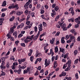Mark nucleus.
<instances>
[{
	"instance_id": "obj_40",
	"label": "nucleus",
	"mask_w": 80,
	"mask_h": 80,
	"mask_svg": "<svg viewBox=\"0 0 80 80\" xmlns=\"http://www.w3.org/2000/svg\"><path fill=\"white\" fill-rule=\"evenodd\" d=\"M13 65L14 66H17V65H18V63L17 62H15L13 63Z\"/></svg>"
},
{
	"instance_id": "obj_37",
	"label": "nucleus",
	"mask_w": 80,
	"mask_h": 80,
	"mask_svg": "<svg viewBox=\"0 0 80 80\" xmlns=\"http://www.w3.org/2000/svg\"><path fill=\"white\" fill-rule=\"evenodd\" d=\"M21 45L23 47H25V43H21Z\"/></svg>"
},
{
	"instance_id": "obj_12",
	"label": "nucleus",
	"mask_w": 80,
	"mask_h": 80,
	"mask_svg": "<svg viewBox=\"0 0 80 80\" xmlns=\"http://www.w3.org/2000/svg\"><path fill=\"white\" fill-rule=\"evenodd\" d=\"M28 5H29V4L28 3V2H27L24 5V7L26 10H27L28 8Z\"/></svg>"
},
{
	"instance_id": "obj_64",
	"label": "nucleus",
	"mask_w": 80,
	"mask_h": 80,
	"mask_svg": "<svg viewBox=\"0 0 80 80\" xmlns=\"http://www.w3.org/2000/svg\"><path fill=\"white\" fill-rule=\"evenodd\" d=\"M37 7L38 8H39L40 7V5L38 4Z\"/></svg>"
},
{
	"instance_id": "obj_30",
	"label": "nucleus",
	"mask_w": 80,
	"mask_h": 80,
	"mask_svg": "<svg viewBox=\"0 0 80 80\" xmlns=\"http://www.w3.org/2000/svg\"><path fill=\"white\" fill-rule=\"evenodd\" d=\"M60 32H58L55 35V36H59V35H60Z\"/></svg>"
},
{
	"instance_id": "obj_14",
	"label": "nucleus",
	"mask_w": 80,
	"mask_h": 80,
	"mask_svg": "<svg viewBox=\"0 0 80 80\" xmlns=\"http://www.w3.org/2000/svg\"><path fill=\"white\" fill-rule=\"evenodd\" d=\"M71 32L73 33L74 35H76L77 34V33L75 32V30L74 29H72L70 31Z\"/></svg>"
},
{
	"instance_id": "obj_27",
	"label": "nucleus",
	"mask_w": 80,
	"mask_h": 80,
	"mask_svg": "<svg viewBox=\"0 0 80 80\" xmlns=\"http://www.w3.org/2000/svg\"><path fill=\"white\" fill-rule=\"evenodd\" d=\"M71 14H72V15H75V12H74V11L73 10V9H72L71 10Z\"/></svg>"
},
{
	"instance_id": "obj_16",
	"label": "nucleus",
	"mask_w": 80,
	"mask_h": 80,
	"mask_svg": "<svg viewBox=\"0 0 80 80\" xmlns=\"http://www.w3.org/2000/svg\"><path fill=\"white\" fill-rule=\"evenodd\" d=\"M7 5V1H4L3 2V4L2 5V7H5Z\"/></svg>"
},
{
	"instance_id": "obj_60",
	"label": "nucleus",
	"mask_w": 80,
	"mask_h": 80,
	"mask_svg": "<svg viewBox=\"0 0 80 80\" xmlns=\"http://www.w3.org/2000/svg\"><path fill=\"white\" fill-rule=\"evenodd\" d=\"M42 25L44 26V27H46L47 26V25H46V23L44 22H43Z\"/></svg>"
},
{
	"instance_id": "obj_17",
	"label": "nucleus",
	"mask_w": 80,
	"mask_h": 80,
	"mask_svg": "<svg viewBox=\"0 0 80 80\" xmlns=\"http://www.w3.org/2000/svg\"><path fill=\"white\" fill-rule=\"evenodd\" d=\"M65 39V37H62L61 38V42L62 43H65V40H64V39Z\"/></svg>"
},
{
	"instance_id": "obj_20",
	"label": "nucleus",
	"mask_w": 80,
	"mask_h": 80,
	"mask_svg": "<svg viewBox=\"0 0 80 80\" xmlns=\"http://www.w3.org/2000/svg\"><path fill=\"white\" fill-rule=\"evenodd\" d=\"M22 13H23V12L18 11L17 12V15H18V16L20 15H22Z\"/></svg>"
},
{
	"instance_id": "obj_31",
	"label": "nucleus",
	"mask_w": 80,
	"mask_h": 80,
	"mask_svg": "<svg viewBox=\"0 0 80 80\" xmlns=\"http://www.w3.org/2000/svg\"><path fill=\"white\" fill-rule=\"evenodd\" d=\"M68 65H71L70 64H71V63H72V62L71 61V60H69L68 61Z\"/></svg>"
},
{
	"instance_id": "obj_55",
	"label": "nucleus",
	"mask_w": 80,
	"mask_h": 80,
	"mask_svg": "<svg viewBox=\"0 0 80 80\" xmlns=\"http://www.w3.org/2000/svg\"><path fill=\"white\" fill-rule=\"evenodd\" d=\"M63 30H67V28L66 27H63L62 28Z\"/></svg>"
},
{
	"instance_id": "obj_49",
	"label": "nucleus",
	"mask_w": 80,
	"mask_h": 80,
	"mask_svg": "<svg viewBox=\"0 0 80 80\" xmlns=\"http://www.w3.org/2000/svg\"><path fill=\"white\" fill-rule=\"evenodd\" d=\"M69 37H70V36L68 35H67L66 36V38H65L66 40H68V39Z\"/></svg>"
},
{
	"instance_id": "obj_9",
	"label": "nucleus",
	"mask_w": 80,
	"mask_h": 80,
	"mask_svg": "<svg viewBox=\"0 0 80 80\" xmlns=\"http://www.w3.org/2000/svg\"><path fill=\"white\" fill-rule=\"evenodd\" d=\"M40 31H38V33L37 35L36 36H35L34 37V40H36L37 39V38H38V36H39V35H40Z\"/></svg>"
},
{
	"instance_id": "obj_10",
	"label": "nucleus",
	"mask_w": 80,
	"mask_h": 80,
	"mask_svg": "<svg viewBox=\"0 0 80 80\" xmlns=\"http://www.w3.org/2000/svg\"><path fill=\"white\" fill-rule=\"evenodd\" d=\"M24 25V24L22 23L20 24V25L18 26L17 27V29H19V28H23V27Z\"/></svg>"
},
{
	"instance_id": "obj_62",
	"label": "nucleus",
	"mask_w": 80,
	"mask_h": 80,
	"mask_svg": "<svg viewBox=\"0 0 80 80\" xmlns=\"http://www.w3.org/2000/svg\"><path fill=\"white\" fill-rule=\"evenodd\" d=\"M55 56H53L52 57V62H53V61L54 60V59H55Z\"/></svg>"
},
{
	"instance_id": "obj_45",
	"label": "nucleus",
	"mask_w": 80,
	"mask_h": 80,
	"mask_svg": "<svg viewBox=\"0 0 80 80\" xmlns=\"http://www.w3.org/2000/svg\"><path fill=\"white\" fill-rule=\"evenodd\" d=\"M33 56H32L30 58V60L31 62H33Z\"/></svg>"
},
{
	"instance_id": "obj_36",
	"label": "nucleus",
	"mask_w": 80,
	"mask_h": 80,
	"mask_svg": "<svg viewBox=\"0 0 80 80\" xmlns=\"http://www.w3.org/2000/svg\"><path fill=\"white\" fill-rule=\"evenodd\" d=\"M20 42V41H19L17 40L15 42V44L16 45H18V43Z\"/></svg>"
},
{
	"instance_id": "obj_63",
	"label": "nucleus",
	"mask_w": 80,
	"mask_h": 80,
	"mask_svg": "<svg viewBox=\"0 0 80 80\" xmlns=\"http://www.w3.org/2000/svg\"><path fill=\"white\" fill-rule=\"evenodd\" d=\"M56 6V4L55 3L53 4L52 5V8H54Z\"/></svg>"
},
{
	"instance_id": "obj_56",
	"label": "nucleus",
	"mask_w": 80,
	"mask_h": 80,
	"mask_svg": "<svg viewBox=\"0 0 80 80\" xmlns=\"http://www.w3.org/2000/svg\"><path fill=\"white\" fill-rule=\"evenodd\" d=\"M24 43H28V41L27 39H25L24 41Z\"/></svg>"
},
{
	"instance_id": "obj_48",
	"label": "nucleus",
	"mask_w": 80,
	"mask_h": 80,
	"mask_svg": "<svg viewBox=\"0 0 80 80\" xmlns=\"http://www.w3.org/2000/svg\"><path fill=\"white\" fill-rule=\"evenodd\" d=\"M72 41V40H71L70 39L69 40H68L67 42L68 43H70Z\"/></svg>"
},
{
	"instance_id": "obj_8",
	"label": "nucleus",
	"mask_w": 80,
	"mask_h": 80,
	"mask_svg": "<svg viewBox=\"0 0 80 80\" xmlns=\"http://www.w3.org/2000/svg\"><path fill=\"white\" fill-rule=\"evenodd\" d=\"M19 64H21L22 63V62H25V59L23 58V59H18V60Z\"/></svg>"
},
{
	"instance_id": "obj_1",
	"label": "nucleus",
	"mask_w": 80,
	"mask_h": 80,
	"mask_svg": "<svg viewBox=\"0 0 80 80\" xmlns=\"http://www.w3.org/2000/svg\"><path fill=\"white\" fill-rule=\"evenodd\" d=\"M15 8V10H17L19 8L18 5V4L15 5L12 4V6H9L8 8L11 9V8Z\"/></svg>"
},
{
	"instance_id": "obj_13",
	"label": "nucleus",
	"mask_w": 80,
	"mask_h": 80,
	"mask_svg": "<svg viewBox=\"0 0 80 80\" xmlns=\"http://www.w3.org/2000/svg\"><path fill=\"white\" fill-rule=\"evenodd\" d=\"M13 32H14V30H13V28H11L10 29V32H9L8 34L11 35L12 33H13Z\"/></svg>"
},
{
	"instance_id": "obj_34",
	"label": "nucleus",
	"mask_w": 80,
	"mask_h": 80,
	"mask_svg": "<svg viewBox=\"0 0 80 80\" xmlns=\"http://www.w3.org/2000/svg\"><path fill=\"white\" fill-rule=\"evenodd\" d=\"M41 17H42V19H43L44 20H46V18H45L43 15H41Z\"/></svg>"
},
{
	"instance_id": "obj_23",
	"label": "nucleus",
	"mask_w": 80,
	"mask_h": 80,
	"mask_svg": "<svg viewBox=\"0 0 80 80\" xmlns=\"http://www.w3.org/2000/svg\"><path fill=\"white\" fill-rule=\"evenodd\" d=\"M1 76H5L6 75V73L5 72H3L2 71H1Z\"/></svg>"
},
{
	"instance_id": "obj_59",
	"label": "nucleus",
	"mask_w": 80,
	"mask_h": 80,
	"mask_svg": "<svg viewBox=\"0 0 80 80\" xmlns=\"http://www.w3.org/2000/svg\"><path fill=\"white\" fill-rule=\"evenodd\" d=\"M11 41H14V38L13 37H11L10 38Z\"/></svg>"
},
{
	"instance_id": "obj_29",
	"label": "nucleus",
	"mask_w": 80,
	"mask_h": 80,
	"mask_svg": "<svg viewBox=\"0 0 80 80\" xmlns=\"http://www.w3.org/2000/svg\"><path fill=\"white\" fill-rule=\"evenodd\" d=\"M30 14H29V15L27 17V18L26 19L27 21H28L29 19H30Z\"/></svg>"
},
{
	"instance_id": "obj_58",
	"label": "nucleus",
	"mask_w": 80,
	"mask_h": 80,
	"mask_svg": "<svg viewBox=\"0 0 80 80\" xmlns=\"http://www.w3.org/2000/svg\"><path fill=\"white\" fill-rule=\"evenodd\" d=\"M32 2V0H29L28 1V2L27 3H28L29 5V4H30V3H31V2Z\"/></svg>"
},
{
	"instance_id": "obj_57",
	"label": "nucleus",
	"mask_w": 80,
	"mask_h": 80,
	"mask_svg": "<svg viewBox=\"0 0 80 80\" xmlns=\"http://www.w3.org/2000/svg\"><path fill=\"white\" fill-rule=\"evenodd\" d=\"M62 74L63 76H65V75H66V72H62Z\"/></svg>"
},
{
	"instance_id": "obj_19",
	"label": "nucleus",
	"mask_w": 80,
	"mask_h": 80,
	"mask_svg": "<svg viewBox=\"0 0 80 80\" xmlns=\"http://www.w3.org/2000/svg\"><path fill=\"white\" fill-rule=\"evenodd\" d=\"M55 42V38H52V40H50V43L51 44H53Z\"/></svg>"
},
{
	"instance_id": "obj_51",
	"label": "nucleus",
	"mask_w": 80,
	"mask_h": 80,
	"mask_svg": "<svg viewBox=\"0 0 80 80\" xmlns=\"http://www.w3.org/2000/svg\"><path fill=\"white\" fill-rule=\"evenodd\" d=\"M7 37H8V38H10L11 37V35L10 34H8L7 35Z\"/></svg>"
},
{
	"instance_id": "obj_38",
	"label": "nucleus",
	"mask_w": 80,
	"mask_h": 80,
	"mask_svg": "<svg viewBox=\"0 0 80 80\" xmlns=\"http://www.w3.org/2000/svg\"><path fill=\"white\" fill-rule=\"evenodd\" d=\"M39 58H37L35 62V64H37V62H38V61L39 62Z\"/></svg>"
},
{
	"instance_id": "obj_18",
	"label": "nucleus",
	"mask_w": 80,
	"mask_h": 80,
	"mask_svg": "<svg viewBox=\"0 0 80 80\" xmlns=\"http://www.w3.org/2000/svg\"><path fill=\"white\" fill-rule=\"evenodd\" d=\"M59 50H60V52H62L63 53H64V52H65V49L63 48H59Z\"/></svg>"
},
{
	"instance_id": "obj_5",
	"label": "nucleus",
	"mask_w": 80,
	"mask_h": 80,
	"mask_svg": "<svg viewBox=\"0 0 80 80\" xmlns=\"http://www.w3.org/2000/svg\"><path fill=\"white\" fill-rule=\"evenodd\" d=\"M38 28H39V32H42L43 30V28H42V24H41L40 25H39L38 26Z\"/></svg>"
},
{
	"instance_id": "obj_46",
	"label": "nucleus",
	"mask_w": 80,
	"mask_h": 80,
	"mask_svg": "<svg viewBox=\"0 0 80 80\" xmlns=\"http://www.w3.org/2000/svg\"><path fill=\"white\" fill-rule=\"evenodd\" d=\"M77 53H78V51L77 50H75L74 52V54L75 55H76L77 54Z\"/></svg>"
},
{
	"instance_id": "obj_32",
	"label": "nucleus",
	"mask_w": 80,
	"mask_h": 80,
	"mask_svg": "<svg viewBox=\"0 0 80 80\" xmlns=\"http://www.w3.org/2000/svg\"><path fill=\"white\" fill-rule=\"evenodd\" d=\"M78 59H77L76 60H75L74 61V64H77L78 63Z\"/></svg>"
},
{
	"instance_id": "obj_35",
	"label": "nucleus",
	"mask_w": 80,
	"mask_h": 80,
	"mask_svg": "<svg viewBox=\"0 0 80 80\" xmlns=\"http://www.w3.org/2000/svg\"><path fill=\"white\" fill-rule=\"evenodd\" d=\"M80 24L78 23L77 24L75 25V27L76 28H78L79 27V24Z\"/></svg>"
},
{
	"instance_id": "obj_39",
	"label": "nucleus",
	"mask_w": 80,
	"mask_h": 80,
	"mask_svg": "<svg viewBox=\"0 0 80 80\" xmlns=\"http://www.w3.org/2000/svg\"><path fill=\"white\" fill-rule=\"evenodd\" d=\"M66 79L67 80H71L72 79V78L69 77L68 78V77H66Z\"/></svg>"
},
{
	"instance_id": "obj_2",
	"label": "nucleus",
	"mask_w": 80,
	"mask_h": 80,
	"mask_svg": "<svg viewBox=\"0 0 80 80\" xmlns=\"http://www.w3.org/2000/svg\"><path fill=\"white\" fill-rule=\"evenodd\" d=\"M31 70H30V68L28 67L26 70H24V74H25V73H27V72H28L30 74V73H31Z\"/></svg>"
},
{
	"instance_id": "obj_22",
	"label": "nucleus",
	"mask_w": 80,
	"mask_h": 80,
	"mask_svg": "<svg viewBox=\"0 0 80 80\" xmlns=\"http://www.w3.org/2000/svg\"><path fill=\"white\" fill-rule=\"evenodd\" d=\"M71 66V65H68V67L66 69V71H68V70H70L71 68L70 67Z\"/></svg>"
},
{
	"instance_id": "obj_43",
	"label": "nucleus",
	"mask_w": 80,
	"mask_h": 80,
	"mask_svg": "<svg viewBox=\"0 0 80 80\" xmlns=\"http://www.w3.org/2000/svg\"><path fill=\"white\" fill-rule=\"evenodd\" d=\"M26 66L24 65L23 66H21V69H24V68H26Z\"/></svg>"
},
{
	"instance_id": "obj_4",
	"label": "nucleus",
	"mask_w": 80,
	"mask_h": 80,
	"mask_svg": "<svg viewBox=\"0 0 80 80\" xmlns=\"http://www.w3.org/2000/svg\"><path fill=\"white\" fill-rule=\"evenodd\" d=\"M74 21L76 23L80 24V16L78 17L77 18L75 19Z\"/></svg>"
},
{
	"instance_id": "obj_41",
	"label": "nucleus",
	"mask_w": 80,
	"mask_h": 80,
	"mask_svg": "<svg viewBox=\"0 0 80 80\" xmlns=\"http://www.w3.org/2000/svg\"><path fill=\"white\" fill-rule=\"evenodd\" d=\"M45 34H46V33L45 32L43 33L42 35H41L40 36V38H42V36H44V35H45Z\"/></svg>"
},
{
	"instance_id": "obj_42",
	"label": "nucleus",
	"mask_w": 80,
	"mask_h": 80,
	"mask_svg": "<svg viewBox=\"0 0 80 80\" xmlns=\"http://www.w3.org/2000/svg\"><path fill=\"white\" fill-rule=\"evenodd\" d=\"M30 12V11H28V10H26L25 12V15H28V13Z\"/></svg>"
},
{
	"instance_id": "obj_33",
	"label": "nucleus",
	"mask_w": 80,
	"mask_h": 80,
	"mask_svg": "<svg viewBox=\"0 0 80 80\" xmlns=\"http://www.w3.org/2000/svg\"><path fill=\"white\" fill-rule=\"evenodd\" d=\"M54 9L55 10V11H57V10H58L59 9V8H58V7L56 6V7L55 8H54Z\"/></svg>"
},
{
	"instance_id": "obj_11",
	"label": "nucleus",
	"mask_w": 80,
	"mask_h": 80,
	"mask_svg": "<svg viewBox=\"0 0 80 80\" xmlns=\"http://www.w3.org/2000/svg\"><path fill=\"white\" fill-rule=\"evenodd\" d=\"M33 35H32L31 36H28L26 38V39L27 40H32L33 39Z\"/></svg>"
},
{
	"instance_id": "obj_21",
	"label": "nucleus",
	"mask_w": 80,
	"mask_h": 80,
	"mask_svg": "<svg viewBox=\"0 0 80 80\" xmlns=\"http://www.w3.org/2000/svg\"><path fill=\"white\" fill-rule=\"evenodd\" d=\"M58 47L57 46H56L55 48V52L56 53L58 52Z\"/></svg>"
},
{
	"instance_id": "obj_47",
	"label": "nucleus",
	"mask_w": 80,
	"mask_h": 80,
	"mask_svg": "<svg viewBox=\"0 0 80 80\" xmlns=\"http://www.w3.org/2000/svg\"><path fill=\"white\" fill-rule=\"evenodd\" d=\"M45 12V11L42 9L41 10V14H43L44 13V12Z\"/></svg>"
},
{
	"instance_id": "obj_6",
	"label": "nucleus",
	"mask_w": 80,
	"mask_h": 80,
	"mask_svg": "<svg viewBox=\"0 0 80 80\" xmlns=\"http://www.w3.org/2000/svg\"><path fill=\"white\" fill-rule=\"evenodd\" d=\"M52 12L51 13V16L52 17H54V16L57 13L56 12L55 10L53 9L52 10Z\"/></svg>"
},
{
	"instance_id": "obj_15",
	"label": "nucleus",
	"mask_w": 80,
	"mask_h": 80,
	"mask_svg": "<svg viewBox=\"0 0 80 80\" xmlns=\"http://www.w3.org/2000/svg\"><path fill=\"white\" fill-rule=\"evenodd\" d=\"M18 33H17V31H15L14 32L13 34V35L15 36V38H17V36H18Z\"/></svg>"
},
{
	"instance_id": "obj_61",
	"label": "nucleus",
	"mask_w": 80,
	"mask_h": 80,
	"mask_svg": "<svg viewBox=\"0 0 80 80\" xmlns=\"http://www.w3.org/2000/svg\"><path fill=\"white\" fill-rule=\"evenodd\" d=\"M74 45V43L73 42V43H72L71 44V45H70V48H72V47Z\"/></svg>"
},
{
	"instance_id": "obj_3",
	"label": "nucleus",
	"mask_w": 80,
	"mask_h": 80,
	"mask_svg": "<svg viewBox=\"0 0 80 80\" xmlns=\"http://www.w3.org/2000/svg\"><path fill=\"white\" fill-rule=\"evenodd\" d=\"M50 63V62L49 60H48L47 61V59H46L45 60V67H47V66H48L49 65V64Z\"/></svg>"
},
{
	"instance_id": "obj_44",
	"label": "nucleus",
	"mask_w": 80,
	"mask_h": 80,
	"mask_svg": "<svg viewBox=\"0 0 80 80\" xmlns=\"http://www.w3.org/2000/svg\"><path fill=\"white\" fill-rule=\"evenodd\" d=\"M26 23L27 25H30V21H27L26 22Z\"/></svg>"
},
{
	"instance_id": "obj_26",
	"label": "nucleus",
	"mask_w": 80,
	"mask_h": 80,
	"mask_svg": "<svg viewBox=\"0 0 80 80\" xmlns=\"http://www.w3.org/2000/svg\"><path fill=\"white\" fill-rule=\"evenodd\" d=\"M0 68H1V69H5V68H6V67H5V66L2 65L0 66Z\"/></svg>"
},
{
	"instance_id": "obj_54",
	"label": "nucleus",
	"mask_w": 80,
	"mask_h": 80,
	"mask_svg": "<svg viewBox=\"0 0 80 80\" xmlns=\"http://www.w3.org/2000/svg\"><path fill=\"white\" fill-rule=\"evenodd\" d=\"M9 66H10V64L9 63V62H7V68H9Z\"/></svg>"
},
{
	"instance_id": "obj_25",
	"label": "nucleus",
	"mask_w": 80,
	"mask_h": 80,
	"mask_svg": "<svg viewBox=\"0 0 80 80\" xmlns=\"http://www.w3.org/2000/svg\"><path fill=\"white\" fill-rule=\"evenodd\" d=\"M68 22H70L71 21L72 22H74L73 18L70 19L68 20Z\"/></svg>"
},
{
	"instance_id": "obj_50",
	"label": "nucleus",
	"mask_w": 80,
	"mask_h": 80,
	"mask_svg": "<svg viewBox=\"0 0 80 80\" xmlns=\"http://www.w3.org/2000/svg\"><path fill=\"white\" fill-rule=\"evenodd\" d=\"M34 29H35V32H37V30H38V28H37V26H35V27H34Z\"/></svg>"
},
{
	"instance_id": "obj_7",
	"label": "nucleus",
	"mask_w": 80,
	"mask_h": 80,
	"mask_svg": "<svg viewBox=\"0 0 80 80\" xmlns=\"http://www.w3.org/2000/svg\"><path fill=\"white\" fill-rule=\"evenodd\" d=\"M69 37H70V39L71 40H72V39L74 40L73 43H75V37L73 36H72V34L69 35Z\"/></svg>"
},
{
	"instance_id": "obj_28",
	"label": "nucleus",
	"mask_w": 80,
	"mask_h": 80,
	"mask_svg": "<svg viewBox=\"0 0 80 80\" xmlns=\"http://www.w3.org/2000/svg\"><path fill=\"white\" fill-rule=\"evenodd\" d=\"M21 71H22V69H19L17 71V72L18 74H20V72H21Z\"/></svg>"
},
{
	"instance_id": "obj_24",
	"label": "nucleus",
	"mask_w": 80,
	"mask_h": 80,
	"mask_svg": "<svg viewBox=\"0 0 80 80\" xmlns=\"http://www.w3.org/2000/svg\"><path fill=\"white\" fill-rule=\"evenodd\" d=\"M14 17L12 16V18H10V19H9L10 22H12L13 20H14Z\"/></svg>"
},
{
	"instance_id": "obj_53",
	"label": "nucleus",
	"mask_w": 80,
	"mask_h": 80,
	"mask_svg": "<svg viewBox=\"0 0 80 80\" xmlns=\"http://www.w3.org/2000/svg\"><path fill=\"white\" fill-rule=\"evenodd\" d=\"M54 68H56V67H57V63L54 62Z\"/></svg>"
},
{
	"instance_id": "obj_52",
	"label": "nucleus",
	"mask_w": 80,
	"mask_h": 80,
	"mask_svg": "<svg viewBox=\"0 0 80 80\" xmlns=\"http://www.w3.org/2000/svg\"><path fill=\"white\" fill-rule=\"evenodd\" d=\"M23 36V34L21 33L19 34V35L18 36V38H20V37H22Z\"/></svg>"
}]
</instances>
